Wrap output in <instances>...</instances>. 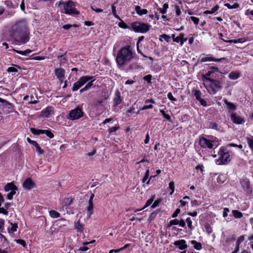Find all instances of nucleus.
Segmentation results:
<instances>
[{
	"label": "nucleus",
	"instance_id": "1",
	"mask_svg": "<svg viewBox=\"0 0 253 253\" xmlns=\"http://www.w3.org/2000/svg\"><path fill=\"white\" fill-rule=\"evenodd\" d=\"M10 36L16 42L25 44L29 41V32L25 20L16 22L10 32Z\"/></svg>",
	"mask_w": 253,
	"mask_h": 253
},
{
	"label": "nucleus",
	"instance_id": "2",
	"mask_svg": "<svg viewBox=\"0 0 253 253\" xmlns=\"http://www.w3.org/2000/svg\"><path fill=\"white\" fill-rule=\"evenodd\" d=\"M133 58L132 48L130 45H127L118 51L116 60L118 66H124L126 65Z\"/></svg>",
	"mask_w": 253,
	"mask_h": 253
},
{
	"label": "nucleus",
	"instance_id": "3",
	"mask_svg": "<svg viewBox=\"0 0 253 253\" xmlns=\"http://www.w3.org/2000/svg\"><path fill=\"white\" fill-rule=\"evenodd\" d=\"M199 144L203 148H215L219 145V140L213 136L200 137Z\"/></svg>",
	"mask_w": 253,
	"mask_h": 253
},
{
	"label": "nucleus",
	"instance_id": "4",
	"mask_svg": "<svg viewBox=\"0 0 253 253\" xmlns=\"http://www.w3.org/2000/svg\"><path fill=\"white\" fill-rule=\"evenodd\" d=\"M203 85L210 93L215 94L221 87V83L216 80H209L204 78Z\"/></svg>",
	"mask_w": 253,
	"mask_h": 253
},
{
	"label": "nucleus",
	"instance_id": "5",
	"mask_svg": "<svg viewBox=\"0 0 253 253\" xmlns=\"http://www.w3.org/2000/svg\"><path fill=\"white\" fill-rule=\"evenodd\" d=\"M95 80V79L93 76H83L73 84L72 89L73 91H77L85 84L91 87L93 85V82Z\"/></svg>",
	"mask_w": 253,
	"mask_h": 253
},
{
	"label": "nucleus",
	"instance_id": "6",
	"mask_svg": "<svg viewBox=\"0 0 253 253\" xmlns=\"http://www.w3.org/2000/svg\"><path fill=\"white\" fill-rule=\"evenodd\" d=\"M218 159L216 161L217 165H225L228 163L231 160V156L229 153L224 147L220 148L218 152Z\"/></svg>",
	"mask_w": 253,
	"mask_h": 253
},
{
	"label": "nucleus",
	"instance_id": "7",
	"mask_svg": "<svg viewBox=\"0 0 253 253\" xmlns=\"http://www.w3.org/2000/svg\"><path fill=\"white\" fill-rule=\"evenodd\" d=\"M151 25L144 23L135 22L131 24V29L136 33H145L151 28Z\"/></svg>",
	"mask_w": 253,
	"mask_h": 253
},
{
	"label": "nucleus",
	"instance_id": "8",
	"mask_svg": "<svg viewBox=\"0 0 253 253\" xmlns=\"http://www.w3.org/2000/svg\"><path fill=\"white\" fill-rule=\"evenodd\" d=\"M84 113L80 107H77L71 110L69 114L66 116V118L68 120L74 121L80 119L84 116Z\"/></svg>",
	"mask_w": 253,
	"mask_h": 253
},
{
	"label": "nucleus",
	"instance_id": "9",
	"mask_svg": "<svg viewBox=\"0 0 253 253\" xmlns=\"http://www.w3.org/2000/svg\"><path fill=\"white\" fill-rule=\"evenodd\" d=\"M0 240L2 242L0 245V253H11V248L6 238L0 234Z\"/></svg>",
	"mask_w": 253,
	"mask_h": 253
},
{
	"label": "nucleus",
	"instance_id": "10",
	"mask_svg": "<svg viewBox=\"0 0 253 253\" xmlns=\"http://www.w3.org/2000/svg\"><path fill=\"white\" fill-rule=\"evenodd\" d=\"M64 8L66 14L76 15L79 14V11L76 10L74 2L72 0H69L67 2L64 3Z\"/></svg>",
	"mask_w": 253,
	"mask_h": 253
},
{
	"label": "nucleus",
	"instance_id": "11",
	"mask_svg": "<svg viewBox=\"0 0 253 253\" xmlns=\"http://www.w3.org/2000/svg\"><path fill=\"white\" fill-rule=\"evenodd\" d=\"M219 71L217 68L212 67L205 74L201 76L202 81L203 82L204 78L210 80H213L216 77V75L218 74Z\"/></svg>",
	"mask_w": 253,
	"mask_h": 253
},
{
	"label": "nucleus",
	"instance_id": "12",
	"mask_svg": "<svg viewBox=\"0 0 253 253\" xmlns=\"http://www.w3.org/2000/svg\"><path fill=\"white\" fill-rule=\"evenodd\" d=\"M31 131L34 134L39 135L41 134H45L50 138H52L54 137V134L49 130L38 129L35 128H31Z\"/></svg>",
	"mask_w": 253,
	"mask_h": 253
},
{
	"label": "nucleus",
	"instance_id": "13",
	"mask_svg": "<svg viewBox=\"0 0 253 253\" xmlns=\"http://www.w3.org/2000/svg\"><path fill=\"white\" fill-rule=\"evenodd\" d=\"M231 119L232 122L237 124H242L245 122L244 118L238 115L235 113H232L231 115Z\"/></svg>",
	"mask_w": 253,
	"mask_h": 253
},
{
	"label": "nucleus",
	"instance_id": "14",
	"mask_svg": "<svg viewBox=\"0 0 253 253\" xmlns=\"http://www.w3.org/2000/svg\"><path fill=\"white\" fill-rule=\"evenodd\" d=\"M8 223L10 224V226L7 228L8 233L10 236H13L14 232L17 230L18 224L15 223H13L10 221H8Z\"/></svg>",
	"mask_w": 253,
	"mask_h": 253
},
{
	"label": "nucleus",
	"instance_id": "15",
	"mask_svg": "<svg viewBox=\"0 0 253 253\" xmlns=\"http://www.w3.org/2000/svg\"><path fill=\"white\" fill-rule=\"evenodd\" d=\"M173 244L180 250H185L187 248L186 241L183 239L175 241Z\"/></svg>",
	"mask_w": 253,
	"mask_h": 253
},
{
	"label": "nucleus",
	"instance_id": "16",
	"mask_svg": "<svg viewBox=\"0 0 253 253\" xmlns=\"http://www.w3.org/2000/svg\"><path fill=\"white\" fill-rule=\"evenodd\" d=\"M173 41L176 42H180L181 45H183V44L187 40V38H184V34L181 33L179 35V36L175 37V35H172Z\"/></svg>",
	"mask_w": 253,
	"mask_h": 253
},
{
	"label": "nucleus",
	"instance_id": "17",
	"mask_svg": "<svg viewBox=\"0 0 253 253\" xmlns=\"http://www.w3.org/2000/svg\"><path fill=\"white\" fill-rule=\"evenodd\" d=\"M35 184L32 180L30 178H28L25 180L23 183V186L25 189L30 190L34 187Z\"/></svg>",
	"mask_w": 253,
	"mask_h": 253
},
{
	"label": "nucleus",
	"instance_id": "18",
	"mask_svg": "<svg viewBox=\"0 0 253 253\" xmlns=\"http://www.w3.org/2000/svg\"><path fill=\"white\" fill-rule=\"evenodd\" d=\"M53 113V108L52 107H47L41 112L42 116L43 117H49Z\"/></svg>",
	"mask_w": 253,
	"mask_h": 253
},
{
	"label": "nucleus",
	"instance_id": "19",
	"mask_svg": "<svg viewBox=\"0 0 253 253\" xmlns=\"http://www.w3.org/2000/svg\"><path fill=\"white\" fill-rule=\"evenodd\" d=\"M221 59H222V58L216 59V58H213L211 55H207V56L202 57L201 58V62H207V61L218 62V61L221 60Z\"/></svg>",
	"mask_w": 253,
	"mask_h": 253
},
{
	"label": "nucleus",
	"instance_id": "20",
	"mask_svg": "<svg viewBox=\"0 0 253 253\" xmlns=\"http://www.w3.org/2000/svg\"><path fill=\"white\" fill-rule=\"evenodd\" d=\"M242 187L245 191L248 192L250 189V182L247 179H242L240 181Z\"/></svg>",
	"mask_w": 253,
	"mask_h": 253
},
{
	"label": "nucleus",
	"instance_id": "21",
	"mask_svg": "<svg viewBox=\"0 0 253 253\" xmlns=\"http://www.w3.org/2000/svg\"><path fill=\"white\" fill-rule=\"evenodd\" d=\"M4 190L6 192H8L9 191H17V187L12 182L8 183L4 187Z\"/></svg>",
	"mask_w": 253,
	"mask_h": 253
},
{
	"label": "nucleus",
	"instance_id": "22",
	"mask_svg": "<svg viewBox=\"0 0 253 253\" xmlns=\"http://www.w3.org/2000/svg\"><path fill=\"white\" fill-rule=\"evenodd\" d=\"M250 40H249L246 38H239L238 39H234V40H231L229 41H225V42H228V43H243L245 42L250 41Z\"/></svg>",
	"mask_w": 253,
	"mask_h": 253
},
{
	"label": "nucleus",
	"instance_id": "23",
	"mask_svg": "<svg viewBox=\"0 0 253 253\" xmlns=\"http://www.w3.org/2000/svg\"><path fill=\"white\" fill-rule=\"evenodd\" d=\"M56 76L59 79H62L64 77V71L62 68L56 69L55 70Z\"/></svg>",
	"mask_w": 253,
	"mask_h": 253
},
{
	"label": "nucleus",
	"instance_id": "24",
	"mask_svg": "<svg viewBox=\"0 0 253 253\" xmlns=\"http://www.w3.org/2000/svg\"><path fill=\"white\" fill-rule=\"evenodd\" d=\"M93 203H88V206L86 208L87 215L88 218H90L91 215L93 213Z\"/></svg>",
	"mask_w": 253,
	"mask_h": 253
},
{
	"label": "nucleus",
	"instance_id": "25",
	"mask_svg": "<svg viewBox=\"0 0 253 253\" xmlns=\"http://www.w3.org/2000/svg\"><path fill=\"white\" fill-rule=\"evenodd\" d=\"M135 10L139 15H144L147 13L148 11L146 9H142L140 7V6L137 5L135 7Z\"/></svg>",
	"mask_w": 253,
	"mask_h": 253
},
{
	"label": "nucleus",
	"instance_id": "26",
	"mask_svg": "<svg viewBox=\"0 0 253 253\" xmlns=\"http://www.w3.org/2000/svg\"><path fill=\"white\" fill-rule=\"evenodd\" d=\"M246 139L250 148L253 152V136L251 135L248 136Z\"/></svg>",
	"mask_w": 253,
	"mask_h": 253
},
{
	"label": "nucleus",
	"instance_id": "27",
	"mask_svg": "<svg viewBox=\"0 0 253 253\" xmlns=\"http://www.w3.org/2000/svg\"><path fill=\"white\" fill-rule=\"evenodd\" d=\"M229 78L231 80H236L240 77V74L238 72H231L228 75Z\"/></svg>",
	"mask_w": 253,
	"mask_h": 253
},
{
	"label": "nucleus",
	"instance_id": "28",
	"mask_svg": "<svg viewBox=\"0 0 253 253\" xmlns=\"http://www.w3.org/2000/svg\"><path fill=\"white\" fill-rule=\"evenodd\" d=\"M72 199L70 198H65L62 201V205L63 207L68 206L72 203Z\"/></svg>",
	"mask_w": 253,
	"mask_h": 253
},
{
	"label": "nucleus",
	"instance_id": "29",
	"mask_svg": "<svg viewBox=\"0 0 253 253\" xmlns=\"http://www.w3.org/2000/svg\"><path fill=\"white\" fill-rule=\"evenodd\" d=\"M121 101H122V100L121 98L120 92L119 91H117L116 93V97L114 99V102H115L116 105H118L119 104H120Z\"/></svg>",
	"mask_w": 253,
	"mask_h": 253
},
{
	"label": "nucleus",
	"instance_id": "30",
	"mask_svg": "<svg viewBox=\"0 0 253 253\" xmlns=\"http://www.w3.org/2000/svg\"><path fill=\"white\" fill-rule=\"evenodd\" d=\"M0 102L2 103L4 105L6 106L7 108L9 109L12 110L13 108V105L11 103L7 101L6 100L1 98H0Z\"/></svg>",
	"mask_w": 253,
	"mask_h": 253
},
{
	"label": "nucleus",
	"instance_id": "31",
	"mask_svg": "<svg viewBox=\"0 0 253 253\" xmlns=\"http://www.w3.org/2000/svg\"><path fill=\"white\" fill-rule=\"evenodd\" d=\"M191 243L193 245L194 248L197 250H200L202 249V246L200 243L197 242L195 240H192L191 241Z\"/></svg>",
	"mask_w": 253,
	"mask_h": 253
},
{
	"label": "nucleus",
	"instance_id": "32",
	"mask_svg": "<svg viewBox=\"0 0 253 253\" xmlns=\"http://www.w3.org/2000/svg\"><path fill=\"white\" fill-rule=\"evenodd\" d=\"M12 50L13 51H14L15 52H16L17 53L22 55H24V56L28 55L29 53H30L32 52V50L31 49H27L25 51L17 50H15L14 49H12Z\"/></svg>",
	"mask_w": 253,
	"mask_h": 253
},
{
	"label": "nucleus",
	"instance_id": "33",
	"mask_svg": "<svg viewBox=\"0 0 253 253\" xmlns=\"http://www.w3.org/2000/svg\"><path fill=\"white\" fill-rule=\"evenodd\" d=\"M219 9V6L217 5H216L213 7H212L210 10H206L204 12V14H211L215 12Z\"/></svg>",
	"mask_w": 253,
	"mask_h": 253
},
{
	"label": "nucleus",
	"instance_id": "34",
	"mask_svg": "<svg viewBox=\"0 0 253 253\" xmlns=\"http://www.w3.org/2000/svg\"><path fill=\"white\" fill-rule=\"evenodd\" d=\"M232 212L235 218H240L243 216L242 213L238 210H233Z\"/></svg>",
	"mask_w": 253,
	"mask_h": 253
},
{
	"label": "nucleus",
	"instance_id": "35",
	"mask_svg": "<svg viewBox=\"0 0 253 253\" xmlns=\"http://www.w3.org/2000/svg\"><path fill=\"white\" fill-rule=\"evenodd\" d=\"M75 227L78 232H82L84 230L83 225L79 221L75 223Z\"/></svg>",
	"mask_w": 253,
	"mask_h": 253
},
{
	"label": "nucleus",
	"instance_id": "36",
	"mask_svg": "<svg viewBox=\"0 0 253 253\" xmlns=\"http://www.w3.org/2000/svg\"><path fill=\"white\" fill-rule=\"evenodd\" d=\"M245 235H242L237 239L236 242V247L240 248V245L245 240Z\"/></svg>",
	"mask_w": 253,
	"mask_h": 253
},
{
	"label": "nucleus",
	"instance_id": "37",
	"mask_svg": "<svg viewBox=\"0 0 253 253\" xmlns=\"http://www.w3.org/2000/svg\"><path fill=\"white\" fill-rule=\"evenodd\" d=\"M49 215L52 218H56L60 217V214L57 211L52 210L49 211Z\"/></svg>",
	"mask_w": 253,
	"mask_h": 253
},
{
	"label": "nucleus",
	"instance_id": "38",
	"mask_svg": "<svg viewBox=\"0 0 253 253\" xmlns=\"http://www.w3.org/2000/svg\"><path fill=\"white\" fill-rule=\"evenodd\" d=\"M225 104L227 105L228 109L230 110H235L236 106L234 104L232 103L229 102L227 100H224Z\"/></svg>",
	"mask_w": 253,
	"mask_h": 253
},
{
	"label": "nucleus",
	"instance_id": "39",
	"mask_svg": "<svg viewBox=\"0 0 253 253\" xmlns=\"http://www.w3.org/2000/svg\"><path fill=\"white\" fill-rule=\"evenodd\" d=\"M117 2H115L112 5V11L114 16L118 19H120V17L116 14V9L115 4Z\"/></svg>",
	"mask_w": 253,
	"mask_h": 253
},
{
	"label": "nucleus",
	"instance_id": "40",
	"mask_svg": "<svg viewBox=\"0 0 253 253\" xmlns=\"http://www.w3.org/2000/svg\"><path fill=\"white\" fill-rule=\"evenodd\" d=\"M224 6H226L227 7H228L229 9H235V8H237L239 7V4L237 3H235L233 5H230V4H229L228 3H224Z\"/></svg>",
	"mask_w": 253,
	"mask_h": 253
},
{
	"label": "nucleus",
	"instance_id": "41",
	"mask_svg": "<svg viewBox=\"0 0 253 253\" xmlns=\"http://www.w3.org/2000/svg\"><path fill=\"white\" fill-rule=\"evenodd\" d=\"M120 20V22L118 24V26L119 27L123 28L124 29H126L129 28V27L126 24L123 20H122L121 18L119 19Z\"/></svg>",
	"mask_w": 253,
	"mask_h": 253
},
{
	"label": "nucleus",
	"instance_id": "42",
	"mask_svg": "<svg viewBox=\"0 0 253 253\" xmlns=\"http://www.w3.org/2000/svg\"><path fill=\"white\" fill-rule=\"evenodd\" d=\"M164 39L167 42H169V40L170 39V37L168 35L166 34H162L160 36L159 40L161 41H163V39Z\"/></svg>",
	"mask_w": 253,
	"mask_h": 253
},
{
	"label": "nucleus",
	"instance_id": "43",
	"mask_svg": "<svg viewBox=\"0 0 253 253\" xmlns=\"http://www.w3.org/2000/svg\"><path fill=\"white\" fill-rule=\"evenodd\" d=\"M186 221L187 223L188 227L190 229V230L192 231L194 229V226L192 225V221L190 217L187 218L186 219Z\"/></svg>",
	"mask_w": 253,
	"mask_h": 253
},
{
	"label": "nucleus",
	"instance_id": "44",
	"mask_svg": "<svg viewBox=\"0 0 253 253\" xmlns=\"http://www.w3.org/2000/svg\"><path fill=\"white\" fill-rule=\"evenodd\" d=\"M155 196H153L151 198L148 200L145 204V205L143 208H142V209H145L146 208L149 206L154 201Z\"/></svg>",
	"mask_w": 253,
	"mask_h": 253
},
{
	"label": "nucleus",
	"instance_id": "45",
	"mask_svg": "<svg viewBox=\"0 0 253 253\" xmlns=\"http://www.w3.org/2000/svg\"><path fill=\"white\" fill-rule=\"evenodd\" d=\"M205 228L206 232L207 233H208L209 234H211L212 232V229L209 224H208V223L206 224L205 225Z\"/></svg>",
	"mask_w": 253,
	"mask_h": 253
},
{
	"label": "nucleus",
	"instance_id": "46",
	"mask_svg": "<svg viewBox=\"0 0 253 253\" xmlns=\"http://www.w3.org/2000/svg\"><path fill=\"white\" fill-rule=\"evenodd\" d=\"M169 5L167 3H165L163 6V8L160 9V12L161 13L164 14L167 13V9L168 8Z\"/></svg>",
	"mask_w": 253,
	"mask_h": 253
},
{
	"label": "nucleus",
	"instance_id": "47",
	"mask_svg": "<svg viewBox=\"0 0 253 253\" xmlns=\"http://www.w3.org/2000/svg\"><path fill=\"white\" fill-rule=\"evenodd\" d=\"M194 94L197 100H200L201 99V91L198 90H196L194 91Z\"/></svg>",
	"mask_w": 253,
	"mask_h": 253
},
{
	"label": "nucleus",
	"instance_id": "48",
	"mask_svg": "<svg viewBox=\"0 0 253 253\" xmlns=\"http://www.w3.org/2000/svg\"><path fill=\"white\" fill-rule=\"evenodd\" d=\"M169 188L171 190L170 195H172L174 191V182L171 181L169 183Z\"/></svg>",
	"mask_w": 253,
	"mask_h": 253
},
{
	"label": "nucleus",
	"instance_id": "49",
	"mask_svg": "<svg viewBox=\"0 0 253 253\" xmlns=\"http://www.w3.org/2000/svg\"><path fill=\"white\" fill-rule=\"evenodd\" d=\"M209 128H211V129H215V130L218 129L217 124L216 123H213V122L210 123Z\"/></svg>",
	"mask_w": 253,
	"mask_h": 253
},
{
	"label": "nucleus",
	"instance_id": "50",
	"mask_svg": "<svg viewBox=\"0 0 253 253\" xmlns=\"http://www.w3.org/2000/svg\"><path fill=\"white\" fill-rule=\"evenodd\" d=\"M225 180V177L223 174L219 175L217 178V181L218 183H223Z\"/></svg>",
	"mask_w": 253,
	"mask_h": 253
},
{
	"label": "nucleus",
	"instance_id": "51",
	"mask_svg": "<svg viewBox=\"0 0 253 253\" xmlns=\"http://www.w3.org/2000/svg\"><path fill=\"white\" fill-rule=\"evenodd\" d=\"M35 147H36V151L39 156L42 155L43 153V150L41 148L38 144Z\"/></svg>",
	"mask_w": 253,
	"mask_h": 253
},
{
	"label": "nucleus",
	"instance_id": "52",
	"mask_svg": "<svg viewBox=\"0 0 253 253\" xmlns=\"http://www.w3.org/2000/svg\"><path fill=\"white\" fill-rule=\"evenodd\" d=\"M179 220L177 219H175L173 220H171L169 221V226H171L172 225H178Z\"/></svg>",
	"mask_w": 253,
	"mask_h": 253
},
{
	"label": "nucleus",
	"instance_id": "53",
	"mask_svg": "<svg viewBox=\"0 0 253 253\" xmlns=\"http://www.w3.org/2000/svg\"><path fill=\"white\" fill-rule=\"evenodd\" d=\"M15 241L17 243L21 245L24 247H26V243L25 241L24 240H22V239H16V240H15Z\"/></svg>",
	"mask_w": 253,
	"mask_h": 253
},
{
	"label": "nucleus",
	"instance_id": "54",
	"mask_svg": "<svg viewBox=\"0 0 253 253\" xmlns=\"http://www.w3.org/2000/svg\"><path fill=\"white\" fill-rule=\"evenodd\" d=\"M16 191H10L7 195V198L8 200H11L14 195L16 194Z\"/></svg>",
	"mask_w": 253,
	"mask_h": 253
},
{
	"label": "nucleus",
	"instance_id": "55",
	"mask_svg": "<svg viewBox=\"0 0 253 253\" xmlns=\"http://www.w3.org/2000/svg\"><path fill=\"white\" fill-rule=\"evenodd\" d=\"M167 96L168 98L172 101H175L176 100V98L173 96L172 93L170 92L168 93Z\"/></svg>",
	"mask_w": 253,
	"mask_h": 253
},
{
	"label": "nucleus",
	"instance_id": "56",
	"mask_svg": "<svg viewBox=\"0 0 253 253\" xmlns=\"http://www.w3.org/2000/svg\"><path fill=\"white\" fill-rule=\"evenodd\" d=\"M235 236L233 235L231 237H228L226 238V240H225V242L226 243H229L232 241H233L234 240H235Z\"/></svg>",
	"mask_w": 253,
	"mask_h": 253
},
{
	"label": "nucleus",
	"instance_id": "57",
	"mask_svg": "<svg viewBox=\"0 0 253 253\" xmlns=\"http://www.w3.org/2000/svg\"><path fill=\"white\" fill-rule=\"evenodd\" d=\"M152 79V76L151 75H148L144 77V80L147 81L148 83H150Z\"/></svg>",
	"mask_w": 253,
	"mask_h": 253
},
{
	"label": "nucleus",
	"instance_id": "58",
	"mask_svg": "<svg viewBox=\"0 0 253 253\" xmlns=\"http://www.w3.org/2000/svg\"><path fill=\"white\" fill-rule=\"evenodd\" d=\"M191 20L192 21V22L195 24H198V23H199V18H198L197 17H194V16H191L190 17Z\"/></svg>",
	"mask_w": 253,
	"mask_h": 253
},
{
	"label": "nucleus",
	"instance_id": "59",
	"mask_svg": "<svg viewBox=\"0 0 253 253\" xmlns=\"http://www.w3.org/2000/svg\"><path fill=\"white\" fill-rule=\"evenodd\" d=\"M180 211V210L179 209H177L173 213V214H172V218H175L176 217L178 214L179 213Z\"/></svg>",
	"mask_w": 253,
	"mask_h": 253
},
{
	"label": "nucleus",
	"instance_id": "60",
	"mask_svg": "<svg viewBox=\"0 0 253 253\" xmlns=\"http://www.w3.org/2000/svg\"><path fill=\"white\" fill-rule=\"evenodd\" d=\"M0 213H2L4 215H7L8 211L4 208H1V206H0Z\"/></svg>",
	"mask_w": 253,
	"mask_h": 253
},
{
	"label": "nucleus",
	"instance_id": "61",
	"mask_svg": "<svg viewBox=\"0 0 253 253\" xmlns=\"http://www.w3.org/2000/svg\"><path fill=\"white\" fill-rule=\"evenodd\" d=\"M27 141H28L29 143H31V144H32V145H33V146H36L38 144V143H37V142H36V141H34V140H31L30 138H29V137H28V138H27Z\"/></svg>",
	"mask_w": 253,
	"mask_h": 253
},
{
	"label": "nucleus",
	"instance_id": "62",
	"mask_svg": "<svg viewBox=\"0 0 253 253\" xmlns=\"http://www.w3.org/2000/svg\"><path fill=\"white\" fill-rule=\"evenodd\" d=\"M119 127L118 126H114L109 129L108 131L109 133H111L119 129Z\"/></svg>",
	"mask_w": 253,
	"mask_h": 253
},
{
	"label": "nucleus",
	"instance_id": "63",
	"mask_svg": "<svg viewBox=\"0 0 253 253\" xmlns=\"http://www.w3.org/2000/svg\"><path fill=\"white\" fill-rule=\"evenodd\" d=\"M229 209L227 208H225L223 209V216L224 217H226L227 216L228 212H229Z\"/></svg>",
	"mask_w": 253,
	"mask_h": 253
},
{
	"label": "nucleus",
	"instance_id": "64",
	"mask_svg": "<svg viewBox=\"0 0 253 253\" xmlns=\"http://www.w3.org/2000/svg\"><path fill=\"white\" fill-rule=\"evenodd\" d=\"M7 71L9 73L16 72L17 71V70L14 67H11L8 68V69H7Z\"/></svg>",
	"mask_w": 253,
	"mask_h": 253
}]
</instances>
